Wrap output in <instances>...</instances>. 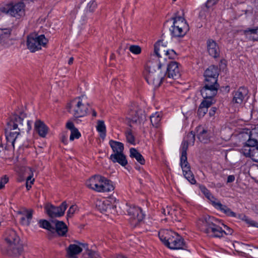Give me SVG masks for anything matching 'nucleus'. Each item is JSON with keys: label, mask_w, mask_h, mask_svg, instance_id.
<instances>
[{"label": "nucleus", "mask_w": 258, "mask_h": 258, "mask_svg": "<svg viewBox=\"0 0 258 258\" xmlns=\"http://www.w3.org/2000/svg\"><path fill=\"white\" fill-rule=\"evenodd\" d=\"M167 63L161 60H149L147 63L145 72V79L149 85L158 87L165 76Z\"/></svg>", "instance_id": "obj_1"}, {"label": "nucleus", "mask_w": 258, "mask_h": 258, "mask_svg": "<svg viewBox=\"0 0 258 258\" xmlns=\"http://www.w3.org/2000/svg\"><path fill=\"white\" fill-rule=\"evenodd\" d=\"M215 221L213 217L206 216L200 218L197 224L201 231L210 236L219 238L223 237L225 232L221 227L214 223Z\"/></svg>", "instance_id": "obj_2"}, {"label": "nucleus", "mask_w": 258, "mask_h": 258, "mask_svg": "<svg viewBox=\"0 0 258 258\" xmlns=\"http://www.w3.org/2000/svg\"><path fill=\"white\" fill-rule=\"evenodd\" d=\"M160 240L168 247L173 249H183V239L177 233L167 230H161L158 233Z\"/></svg>", "instance_id": "obj_3"}, {"label": "nucleus", "mask_w": 258, "mask_h": 258, "mask_svg": "<svg viewBox=\"0 0 258 258\" xmlns=\"http://www.w3.org/2000/svg\"><path fill=\"white\" fill-rule=\"evenodd\" d=\"M4 239L8 252H12L15 255L21 254L23 248L19 243L20 239L15 231L7 230L4 235Z\"/></svg>", "instance_id": "obj_4"}, {"label": "nucleus", "mask_w": 258, "mask_h": 258, "mask_svg": "<svg viewBox=\"0 0 258 258\" xmlns=\"http://www.w3.org/2000/svg\"><path fill=\"white\" fill-rule=\"evenodd\" d=\"M84 96L77 97L72 100L67 106L68 112L74 117L85 116L88 112V104L83 101Z\"/></svg>", "instance_id": "obj_5"}, {"label": "nucleus", "mask_w": 258, "mask_h": 258, "mask_svg": "<svg viewBox=\"0 0 258 258\" xmlns=\"http://www.w3.org/2000/svg\"><path fill=\"white\" fill-rule=\"evenodd\" d=\"M173 25L170 29L171 35L174 37H183L189 30V26L185 19L181 16L172 18Z\"/></svg>", "instance_id": "obj_6"}, {"label": "nucleus", "mask_w": 258, "mask_h": 258, "mask_svg": "<svg viewBox=\"0 0 258 258\" xmlns=\"http://www.w3.org/2000/svg\"><path fill=\"white\" fill-rule=\"evenodd\" d=\"M48 40L44 35H38L36 33L30 34L27 37V45L28 48L32 52L41 49L46 47Z\"/></svg>", "instance_id": "obj_7"}, {"label": "nucleus", "mask_w": 258, "mask_h": 258, "mask_svg": "<svg viewBox=\"0 0 258 258\" xmlns=\"http://www.w3.org/2000/svg\"><path fill=\"white\" fill-rule=\"evenodd\" d=\"M0 12L18 19L25 15V5L23 2H18L1 8Z\"/></svg>", "instance_id": "obj_8"}, {"label": "nucleus", "mask_w": 258, "mask_h": 258, "mask_svg": "<svg viewBox=\"0 0 258 258\" xmlns=\"http://www.w3.org/2000/svg\"><path fill=\"white\" fill-rule=\"evenodd\" d=\"M96 208L102 213H115L116 207L115 199L110 198L104 200H97L95 202Z\"/></svg>", "instance_id": "obj_9"}, {"label": "nucleus", "mask_w": 258, "mask_h": 258, "mask_svg": "<svg viewBox=\"0 0 258 258\" xmlns=\"http://www.w3.org/2000/svg\"><path fill=\"white\" fill-rule=\"evenodd\" d=\"M202 191L205 195V196L211 202L212 205L217 209H220L227 216L236 217V214L232 211L230 209L228 208L226 206L222 205L220 202L213 197L209 190L205 187L201 188Z\"/></svg>", "instance_id": "obj_10"}, {"label": "nucleus", "mask_w": 258, "mask_h": 258, "mask_svg": "<svg viewBox=\"0 0 258 258\" xmlns=\"http://www.w3.org/2000/svg\"><path fill=\"white\" fill-rule=\"evenodd\" d=\"M128 215L130 217L131 224L134 226H137L144 218V214L141 208L136 206H130L127 210Z\"/></svg>", "instance_id": "obj_11"}, {"label": "nucleus", "mask_w": 258, "mask_h": 258, "mask_svg": "<svg viewBox=\"0 0 258 258\" xmlns=\"http://www.w3.org/2000/svg\"><path fill=\"white\" fill-rule=\"evenodd\" d=\"M167 50L164 45L163 40L159 41L154 45V53L151 55V59L153 61L161 60L166 63V57H165Z\"/></svg>", "instance_id": "obj_12"}, {"label": "nucleus", "mask_w": 258, "mask_h": 258, "mask_svg": "<svg viewBox=\"0 0 258 258\" xmlns=\"http://www.w3.org/2000/svg\"><path fill=\"white\" fill-rule=\"evenodd\" d=\"M67 207V204L66 202H64L58 207H55L51 204H47L45 206V209L48 216L53 218L63 215Z\"/></svg>", "instance_id": "obj_13"}, {"label": "nucleus", "mask_w": 258, "mask_h": 258, "mask_svg": "<svg viewBox=\"0 0 258 258\" xmlns=\"http://www.w3.org/2000/svg\"><path fill=\"white\" fill-rule=\"evenodd\" d=\"M219 85L218 83L212 84L205 82L204 86L201 90V93L204 98H213L217 94Z\"/></svg>", "instance_id": "obj_14"}, {"label": "nucleus", "mask_w": 258, "mask_h": 258, "mask_svg": "<svg viewBox=\"0 0 258 258\" xmlns=\"http://www.w3.org/2000/svg\"><path fill=\"white\" fill-rule=\"evenodd\" d=\"M103 176L99 174H96L91 176L88 179L86 182V186L95 191L99 192H102V185Z\"/></svg>", "instance_id": "obj_15"}, {"label": "nucleus", "mask_w": 258, "mask_h": 258, "mask_svg": "<svg viewBox=\"0 0 258 258\" xmlns=\"http://www.w3.org/2000/svg\"><path fill=\"white\" fill-rule=\"evenodd\" d=\"M248 93V90L245 87H240L233 93L232 103L236 106L241 105L244 101Z\"/></svg>", "instance_id": "obj_16"}, {"label": "nucleus", "mask_w": 258, "mask_h": 258, "mask_svg": "<svg viewBox=\"0 0 258 258\" xmlns=\"http://www.w3.org/2000/svg\"><path fill=\"white\" fill-rule=\"evenodd\" d=\"M218 69L215 66H211L205 72V82H210L212 84L217 83L218 77Z\"/></svg>", "instance_id": "obj_17"}, {"label": "nucleus", "mask_w": 258, "mask_h": 258, "mask_svg": "<svg viewBox=\"0 0 258 258\" xmlns=\"http://www.w3.org/2000/svg\"><path fill=\"white\" fill-rule=\"evenodd\" d=\"M25 114L22 113L21 115H14L11 121L8 123V126L11 130H23V121Z\"/></svg>", "instance_id": "obj_18"}, {"label": "nucleus", "mask_w": 258, "mask_h": 258, "mask_svg": "<svg viewBox=\"0 0 258 258\" xmlns=\"http://www.w3.org/2000/svg\"><path fill=\"white\" fill-rule=\"evenodd\" d=\"M240 152L245 157L250 158L254 162H258V146L254 147L244 146Z\"/></svg>", "instance_id": "obj_19"}, {"label": "nucleus", "mask_w": 258, "mask_h": 258, "mask_svg": "<svg viewBox=\"0 0 258 258\" xmlns=\"http://www.w3.org/2000/svg\"><path fill=\"white\" fill-rule=\"evenodd\" d=\"M169 78L176 79L180 76V72L178 63L175 61H171L168 67H166L165 75Z\"/></svg>", "instance_id": "obj_20"}, {"label": "nucleus", "mask_w": 258, "mask_h": 258, "mask_svg": "<svg viewBox=\"0 0 258 258\" xmlns=\"http://www.w3.org/2000/svg\"><path fill=\"white\" fill-rule=\"evenodd\" d=\"M207 50L211 56L216 58L219 56L220 49L216 42L212 39H209L207 42Z\"/></svg>", "instance_id": "obj_21"}, {"label": "nucleus", "mask_w": 258, "mask_h": 258, "mask_svg": "<svg viewBox=\"0 0 258 258\" xmlns=\"http://www.w3.org/2000/svg\"><path fill=\"white\" fill-rule=\"evenodd\" d=\"M79 245L71 244L67 248V253L70 257H73L81 253L82 251V247L81 246L84 248L87 246V244L81 243H79Z\"/></svg>", "instance_id": "obj_22"}, {"label": "nucleus", "mask_w": 258, "mask_h": 258, "mask_svg": "<svg viewBox=\"0 0 258 258\" xmlns=\"http://www.w3.org/2000/svg\"><path fill=\"white\" fill-rule=\"evenodd\" d=\"M34 128L35 131L42 138H45L48 132V127L40 120H37L35 121Z\"/></svg>", "instance_id": "obj_23"}, {"label": "nucleus", "mask_w": 258, "mask_h": 258, "mask_svg": "<svg viewBox=\"0 0 258 258\" xmlns=\"http://www.w3.org/2000/svg\"><path fill=\"white\" fill-rule=\"evenodd\" d=\"M244 146H251L254 147L258 146V130L254 128L252 130L249 136V139Z\"/></svg>", "instance_id": "obj_24"}, {"label": "nucleus", "mask_w": 258, "mask_h": 258, "mask_svg": "<svg viewBox=\"0 0 258 258\" xmlns=\"http://www.w3.org/2000/svg\"><path fill=\"white\" fill-rule=\"evenodd\" d=\"M110 159L113 162H117L122 166H125L127 164L125 156L123 153L112 154L110 155Z\"/></svg>", "instance_id": "obj_25"}, {"label": "nucleus", "mask_w": 258, "mask_h": 258, "mask_svg": "<svg viewBox=\"0 0 258 258\" xmlns=\"http://www.w3.org/2000/svg\"><path fill=\"white\" fill-rule=\"evenodd\" d=\"M66 128L71 131L70 140L73 141L75 139H79L81 137V134L75 126L72 121H68L66 123Z\"/></svg>", "instance_id": "obj_26"}, {"label": "nucleus", "mask_w": 258, "mask_h": 258, "mask_svg": "<svg viewBox=\"0 0 258 258\" xmlns=\"http://www.w3.org/2000/svg\"><path fill=\"white\" fill-rule=\"evenodd\" d=\"M131 119L135 123H141L146 119L144 112L142 110H135L131 112Z\"/></svg>", "instance_id": "obj_27"}, {"label": "nucleus", "mask_w": 258, "mask_h": 258, "mask_svg": "<svg viewBox=\"0 0 258 258\" xmlns=\"http://www.w3.org/2000/svg\"><path fill=\"white\" fill-rule=\"evenodd\" d=\"M9 130L10 132H7L6 133L7 142L8 144H11V145L14 147L15 142L21 130H11L10 128Z\"/></svg>", "instance_id": "obj_28"}, {"label": "nucleus", "mask_w": 258, "mask_h": 258, "mask_svg": "<svg viewBox=\"0 0 258 258\" xmlns=\"http://www.w3.org/2000/svg\"><path fill=\"white\" fill-rule=\"evenodd\" d=\"M101 185L102 186V192H110L114 189L113 182L104 176H103Z\"/></svg>", "instance_id": "obj_29"}, {"label": "nucleus", "mask_w": 258, "mask_h": 258, "mask_svg": "<svg viewBox=\"0 0 258 258\" xmlns=\"http://www.w3.org/2000/svg\"><path fill=\"white\" fill-rule=\"evenodd\" d=\"M109 144L112 149L114 154L123 153L124 146L122 143L111 140L109 141Z\"/></svg>", "instance_id": "obj_30"}, {"label": "nucleus", "mask_w": 258, "mask_h": 258, "mask_svg": "<svg viewBox=\"0 0 258 258\" xmlns=\"http://www.w3.org/2000/svg\"><path fill=\"white\" fill-rule=\"evenodd\" d=\"M54 222L57 233L60 236L64 235L68 231V228L65 223L58 221H56Z\"/></svg>", "instance_id": "obj_31"}, {"label": "nucleus", "mask_w": 258, "mask_h": 258, "mask_svg": "<svg viewBox=\"0 0 258 258\" xmlns=\"http://www.w3.org/2000/svg\"><path fill=\"white\" fill-rule=\"evenodd\" d=\"M130 157L135 158L137 161L141 164L143 165L145 163V160L143 156L135 148H131L130 150Z\"/></svg>", "instance_id": "obj_32"}, {"label": "nucleus", "mask_w": 258, "mask_h": 258, "mask_svg": "<svg viewBox=\"0 0 258 258\" xmlns=\"http://www.w3.org/2000/svg\"><path fill=\"white\" fill-rule=\"evenodd\" d=\"M247 37L253 40H258V27L252 29H247L244 31Z\"/></svg>", "instance_id": "obj_33"}, {"label": "nucleus", "mask_w": 258, "mask_h": 258, "mask_svg": "<svg viewBox=\"0 0 258 258\" xmlns=\"http://www.w3.org/2000/svg\"><path fill=\"white\" fill-rule=\"evenodd\" d=\"M162 116V113L159 112H156L150 116L151 122L153 126L158 127L159 126Z\"/></svg>", "instance_id": "obj_34"}, {"label": "nucleus", "mask_w": 258, "mask_h": 258, "mask_svg": "<svg viewBox=\"0 0 258 258\" xmlns=\"http://www.w3.org/2000/svg\"><path fill=\"white\" fill-rule=\"evenodd\" d=\"M199 133L198 135L199 140L204 143H207L209 139V134L207 130L200 127L199 128Z\"/></svg>", "instance_id": "obj_35"}, {"label": "nucleus", "mask_w": 258, "mask_h": 258, "mask_svg": "<svg viewBox=\"0 0 258 258\" xmlns=\"http://www.w3.org/2000/svg\"><path fill=\"white\" fill-rule=\"evenodd\" d=\"M11 34L10 28H0V44L8 39Z\"/></svg>", "instance_id": "obj_36"}, {"label": "nucleus", "mask_w": 258, "mask_h": 258, "mask_svg": "<svg viewBox=\"0 0 258 258\" xmlns=\"http://www.w3.org/2000/svg\"><path fill=\"white\" fill-rule=\"evenodd\" d=\"M97 130L100 133V137L103 139L106 136V127L104 122L102 120H99L96 126Z\"/></svg>", "instance_id": "obj_37"}, {"label": "nucleus", "mask_w": 258, "mask_h": 258, "mask_svg": "<svg viewBox=\"0 0 258 258\" xmlns=\"http://www.w3.org/2000/svg\"><path fill=\"white\" fill-rule=\"evenodd\" d=\"M188 145H189L187 142H185L184 141H183L181 148V156L180 157V159L182 161H184L185 158H187L186 151L188 149Z\"/></svg>", "instance_id": "obj_38"}, {"label": "nucleus", "mask_w": 258, "mask_h": 258, "mask_svg": "<svg viewBox=\"0 0 258 258\" xmlns=\"http://www.w3.org/2000/svg\"><path fill=\"white\" fill-rule=\"evenodd\" d=\"M32 218V214L31 213H28L27 215L23 216L20 219L21 223L25 226H28Z\"/></svg>", "instance_id": "obj_39"}, {"label": "nucleus", "mask_w": 258, "mask_h": 258, "mask_svg": "<svg viewBox=\"0 0 258 258\" xmlns=\"http://www.w3.org/2000/svg\"><path fill=\"white\" fill-rule=\"evenodd\" d=\"M25 171V175L27 176L26 179L30 180L31 184H33L34 181L33 178L34 170L30 167H26Z\"/></svg>", "instance_id": "obj_40"}, {"label": "nucleus", "mask_w": 258, "mask_h": 258, "mask_svg": "<svg viewBox=\"0 0 258 258\" xmlns=\"http://www.w3.org/2000/svg\"><path fill=\"white\" fill-rule=\"evenodd\" d=\"M189 145H193L195 141V135L191 132L187 134L183 140Z\"/></svg>", "instance_id": "obj_41"}, {"label": "nucleus", "mask_w": 258, "mask_h": 258, "mask_svg": "<svg viewBox=\"0 0 258 258\" xmlns=\"http://www.w3.org/2000/svg\"><path fill=\"white\" fill-rule=\"evenodd\" d=\"M180 165L182 169L183 174L191 171L189 164L187 161V158H185L184 161H182L180 159Z\"/></svg>", "instance_id": "obj_42"}, {"label": "nucleus", "mask_w": 258, "mask_h": 258, "mask_svg": "<svg viewBox=\"0 0 258 258\" xmlns=\"http://www.w3.org/2000/svg\"><path fill=\"white\" fill-rule=\"evenodd\" d=\"M40 226L49 231H52L54 229L51 226L50 223L45 220L39 221Z\"/></svg>", "instance_id": "obj_43"}, {"label": "nucleus", "mask_w": 258, "mask_h": 258, "mask_svg": "<svg viewBox=\"0 0 258 258\" xmlns=\"http://www.w3.org/2000/svg\"><path fill=\"white\" fill-rule=\"evenodd\" d=\"M204 99L201 103V104L205 106L208 109L209 107H210L212 104H213L215 103V101L213 99V98H207Z\"/></svg>", "instance_id": "obj_44"}, {"label": "nucleus", "mask_w": 258, "mask_h": 258, "mask_svg": "<svg viewBox=\"0 0 258 258\" xmlns=\"http://www.w3.org/2000/svg\"><path fill=\"white\" fill-rule=\"evenodd\" d=\"M185 178L191 184H195L196 182V180L194 177V175L192 174L191 171H189L188 172H186L183 174Z\"/></svg>", "instance_id": "obj_45"}, {"label": "nucleus", "mask_w": 258, "mask_h": 258, "mask_svg": "<svg viewBox=\"0 0 258 258\" xmlns=\"http://www.w3.org/2000/svg\"><path fill=\"white\" fill-rule=\"evenodd\" d=\"M129 50L132 53L135 54H139L141 52V48L139 45H131L129 47Z\"/></svg>", "instance_id": "obj_46"}, {"label": "nucleus", "mask_w": 258, "mask_h": 258, "mask_svg": "<svg viewBox=\"0 0 258 258\" xmlns=\"http://www.w3.org/2000/svg\"><path fill=\"white\" fill-rule=\"evenodd\" d=\"M125 136L127 141L131 144H134L135 143V138L134 136H133L131 130H127L126 132Z\"/></svg>", "instance_id": "obj_47"}, {"label": "nucleus", "mask_w": 258, "mask_h": 258, "mask_svg": "<svg viewBox=\"0 0 258 258\" xmlns=\"http://www.w3.org/2000/svg\"><path fill=\"white\" fill-rule=\"evenodd\" d=\"M208 109L200 104L198 110V115L199 117H203L207 112Z\"/></svg>", "instance_id": "obj_48"}, {"label": "nucleus", "mask_w": 258, "mask_h": 258, "mask_svg": "<svg viewBox=\"0 0 258 258\" xmlns=\"http://www.w3.org/2000/svg\"><path fill=\"white\" fill-rule=\"evenodd\" d=\"M175 212L174 210L172 209L169 207H167L166 209H163L162 210V213L164 215H166L167 214L170 215L172 218H173V215H175Z\"/></svg>", "instance_id": "obj_49"}, {"label": "nucleus", "mask_w": 258, "mask_h": 258, "mask_svg": "<svg viewBox=\"0 0 258 258\" xmlns=\"http://www.w3.org/2000/svg\"><path fill=\"white\" fill-rule=\"evenodd\" d=\"M167 53L165 57L168 59H174L176 55L175 52L173 50H167L166 52Z\"/></svg>", "instance_id": "obj_50"}, {"label": "nucleus", "mask_w": 258, "mask_h": 258, "mask_svg": "<svg viewBox=\"0 0 258 258\" xmlns=\"http://www.w3.org/2000/svg\"><path fill=\"white\" fill-rule=\"evenodd\" d=\"M77 209L78 207L76 205H72L71 206L67 213L68 217H71L77 211Z\"/></svg>", "instance_id": "obj_51"}, {"label": "nucleus", "mask_w": 258, "mask_h": 258, "mask_svg": "<svg viewBox=\"0 0 258 258\" xmlns=\"http://www.w3.org/2000/svg\"><path fill=\"white\" fill-rule=\"evenodd\" d=\"M18 214L21 215L23 216H26L27 215L28 213H33V210H27L26 208H22L20 211H18L17 212Z\"/></svg>", "instance_id": "obj_52"}, {"label": "nucleus", "mask_w": 258, "mask_h": 258, "mask_svg": "<svg viewBox=\"0 0 258 258\" xmlns=\"http://www.w3.org/2000/svg\"><path fill=\"white\" fill-rule=\"evenodd\" d=\"M9 178L6 176H5L1 178L0 180V189L4 187L5 185L8 182Z\"/></svg>", "instance_id": "obj_53"}, {"label": "nucleus", "mask_w": 258, "mask_h": 258, "mask_svg": "<svg viewBox=\"0 0 258 258\" xmlns=\"http://www.w3.org/2000/svg\"><path fill=\"white\" fill-rule=\"evenodd\" d=\"M245 221L250 226L258 228V223L256 222L255 221L249 219H245Z\"/></svg>", "instance_id": "obj_54"}, {"label": "nucleus", "mask_w": 258, "mask_h": 258, "mask_svg": "<svg viewBox=\"0 0 258 258\" xmlns=\"http://www.w3.org/2000/svg\"><path fill=\"white\" fill-rule=\"evenodd\" d=\"M218 0H208L206 4V7L209 8L217 3Z\"/></svg>", "instance_id": "obj_55"}, {"label": "nucleus", "mask_w": 258, "mask_h": 258, "mask_svg": "<svg viewBox=\"0 0 258 258\" xmlns=\"http://www.w3.org/2000/svg\"><path fill=\"white\" fill-rule=\"evenodd\" d=\"M223 226L224 229H223V231H224V232H225L224 235H230L232 234V230L231 229L229 228L228 227L224 225H223Z\"/></svg>", "instance_id": "obj_56"}, {"label": "nucleus", "mask_w": 258, "mask_h": 258, "mask_svg": "<svg viewBox=\"0 0 258 258\" xmlns=\"http://www.w3.org/2000/svg\"><path fill=\"white\" fill-rule=\"evenodd\" d=\"M68 135L67 133H63L61 135V142L64 144H67Z\"/></svg>", "instance_id": "obj_57"}, {"label": "nucleus", "mask_w": 258, "mask_h": 258, "mask_svg": "<svg viewBox=\"0 0 258 258\" xmlns=\"http://www.w3.org/2000/svg\"><path fill=\"white\" fill-rule=\"evenodd\" d=\"M216 110H217V108L215 107H212L210 109L209 113V115L210 116H213L215 115Z\"/></svg>", "instance_id": "obj_58"}, {"label": "nucleus", "mask_w": 258, "mask_h": 258, "mask_svg": "<svg viewBox=\"0 0 258 258\" xmlns=\"http://www.w3.org/2000/svg\"><path fill=\"white\" fill-rule=\"evenodd\" d=\"M235 180V176L233 175H229L227 177V183H231L234 181Z\"/></svg>", "instance_id": "obj_59"}, {"label": "nucleus", "mask_w": 258, "mask_h": 258, "mask_svg": "<svg viewBox=\"0 0 258 258\" xmlns=\"http://www.w3.org/2000/svg\"><path fill=\"white\" fill-rule=\"evenodd\" d=\"M32 184H31L30 180L26 179V186L28 190L30 189V188L31 187Z\"/></svg>", "instance_id": "obj_60"}, {"label": "nucleus", "mask_w": 258, "mask_h": 258, "mask_svg": "<svg viewBox=\"0 0 258 258\" xmlns=\"http://www.w3.org/2000/svg\"><path fill=\"white\" fill-rule=\"evenodd\" d=\"M199 16L202 19L205 18V12L204 11H201L200 13Z\"/></svg>", "instance_id": "obj_61"}, {"label": "nucleus", "mask_w": 258, "mask_h": 258, "mask_svg": "<svg viewBox=\"0 0 258 258\" xmlns=\"http://www.w3.org/2000/svg\"><path fill=\"white\" fill-rule=\"evenodd\" d=\"M73 61H74V58L73 57H70L69 60V61H68V64L70 65L73 64Z\"/></svg>", "instance_id": "obj_62"}, {"label": "nucleus", "mask_w": 258, "mask_h": 258, "mask_svg": "<svg viewBox=\"0 0 258 258\" xmlns=\"http://www.w3.org/2000/svg\"><path fill=\"white\" fill-rule=\"evenodd\" d=\"M27 125H28V131H30L31 129L30 121H27Z\"/></svg>", "instance_id": "obj_63"}, {"label": "nucleus", "mask_w": 258, "mask_h": 258, "mask_svg": "<svg viewBox=\"0 0 258 258\" xmlns=\"http://www.w3.org/2000/svg\"><path fill=\"white\" fill-rule=\"evenodd\" d=\"M96 114H97L96 112V111H93V115L94 116H96Z\"/></svg>", "instance_id": "obj_64"}]
</instances>
